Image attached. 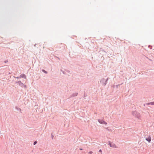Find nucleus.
Instances as JSON below:
<instances>
[{
  "label": "nucleus",
  "mask_w": 154,
  "mask_h": 154,
  "mask_svg": "<svg viewBox=\"0 0 154 154\" xmlns=\"http://www.w3.org/2000/svg\"><path fill=\"white\" fill-rule=\"evenodd\" d=\"M14 77L17 78V79H19L20 78V77H19H19Z\"/></svg>",
  "instance_id": "obj_21"
},
{
  "label": "nucleus",
  "mask_w": 154,
  "mask_h": 154,
  "mask_svg": "<svg viewBox=\"0 0 154 154\" xmlns=\"http://www.w3.org/2000/svg\"><path fill=\"white\" fill-rule=\"evenodd\" d=\"M152 46H151V45H149L148 46V47H149V48H150V49H152Z\"/></svg>",
  "instance_id": "obj_16"
},
{
  "label": "nucleus",
  "mask_w": 154,
  "mask_h": 154,
  "mask_svg": "<svg viewBox=\"0 0 154 154\" xmlns=\"http://www.w3.org/2000/svg\"><path fill=\"white\" fill-rule=\"evenodd\" d=\"M37 143V141H35L34 142H33V145H35Z\"/></svg>",
  "instance_id": "obj_15"
},
{
  "label": "nucleus",
  "mask_w": 154,
  "mask_h": 154,
  "mask_svg": "<svg viewBox=\"0 0 154 154\" xmlns=\"http://www.w3.org/2000/svg\"><path fill=\"white\" fill-rule=\"evenodd\" d=\"M119 85H116V88H118V87L119 86Z\"/></svg>",
  "instance_id": "obj_22"
},
{
  "label": "nucleus",
  "mask_w": 154,
  "mask_h": 154,
  "mask_svg": "<svg viewBox=\"0 0 154 154\" xmlns=\"http://www.w3.org/2000/svg\"><path fill=\"white\" fill-rule=\"evenodd\" d=\"M42 72H43L45 73V74H47L48 73V72L45 71V70L44 69H42Z\"/></svg>",
  "instance_id": "obj_12"
},
{
  "label": "nucleus",
  "mask_w": 154,
  "mask_h": 154,
  "mask_svg": "<svg viewBox=\"0 0 154 154\" xmlns=\"http://www.w3.org/2000/svg\"><path fill=\"white\" fill-rule=\"evenodd\" d=\"M132 114L134 116L137 118L139 119L140 118V114L137 111L135 110L132 111Z\"/></svg>",
  "instance_id": "obj_1"
},
{
  "label": "nucleus",
  "mask_w": 154,
  "mask_h": 154,
  "mask_svg": "<svg viewBox=\"0 0 154 154\" xmlns=\"http://www.w3.org/2000/svg\"><path fill=\"white\" fill-rule=\"evenodd\" d=\"M154 105V102H151L147 103V105Z\"/></svg>",
  "instance_id": "obj_10"
},
{
  "label": "nucleus",
  "mask_w": 154,
  "mask_h": 154,
  "mask_svg": "<svg viewBox=\"0 0 154 154\" xmlns=\"http://www.w3.org/2000/svg\"><path fill=\"white\" fill-rule=\"evenodd\" d=\"M100 51H102L104 52H105V53H106V51H105L102 48H100Z\"/></svg>",
  "instance_id": "obj_14"
},
{
  "label": "nucleus",
  "mask_w": 154,
  "mask_h": 154,
  "mask_svg": "<svg viewBox=\"0 0 154 154\" xmlns=\"http://www.w3.org/2000/svg\"><path fill=\"white\" fill-rule=\"evenodd\" d=\"M36 45V44H35L34 45V46H35V45Z\"/></svg>",
  "instance_id": "obj_26"
},
{
  "label": "nucleus",
  "mask_w": 154,
  "mask_h": 154,
  "mask_svg": "<svg viewBox=\"0 0 154 154\" xmlns=\"http://www.w3.org/2000/svg\"><path fill=\"white\" fill-rule=\"evenodd\" d=\"M79 149L81 150H83V149L82 148H80Z\"/></svg>",
  "instance_id": "obj_24"
},
{
  "label": "nucleus",
  "mask_w": 154,
  "mask_h": 154,
  "mask_svg": "<svg viewBox=\"0 0 154 154\" xmlns=\"http://www.w3.org/2000/svg\"><path fill=\"white\" fill-rule=\"evenodd\" d=\"M16 83L18 84L19 85L21 86V87H22L23 85V83H22L20 81H19L18 82H16Z\"/></svg>",
  "instance_id": "obj_4"
},
{
  "label": "nucleus",
  "mask_w": 154,
  "mask_h": 154,
  "mask_svg": "<svg viewBox=\"0 0 154 154\" xmlns=\"http://www.w3.org/2000/svg\"><path fill=\"white\" fill-rule=\"evenodd\" d=\"M57 58L58 59H59V60H60V58L59 57H57Z\"/></svg>",
  "instance_id": "obj_25"
},
{
  "label": "nucleus",
  "mask_w": 154,
  "mask_h": 154,
  "mask_svg": "<svg viewBox=\"0 0 154 154\" xmlns=\"http://www.w3.org/2000/svg\"><path fill=\"white\" fill-rule=\"evenodd\" d=\"M105 81V79L104 78H103L101 79L100 81V82L101 83L102 85H103Z\"/></svg>",
  "instance_id": "obj_6"
},
{
  "label": "nucleus",
  "mask_w": 154,
  "mask_h": 154,
  "mask_svg": "<svg viewBox=\"0 0 154 154\" xmlns=\"http://www.w3.org/2000/svg\"><path fill=\"white\" fill-rule=\"evenodd\" d=\"M109 79V78L108 77V78H107V79L106 80L105 79V82L103 84L104 86H105L106 85V84L107 83V81Z\"/></svg>",
  "instance_id": "obj_9"
},
{
  "label": "nucleus",
  "mask_w": 154,
  "mask_h": 154,
  "mask_svg": "<svg viewBox=\"0 0 154 154\" xmlns=\"http://www.w3.org/2000/svg\"><path fill=\"white\" fill-rule=\"evenodd\" d=\"M98 122L100 124H107V123L102 119H99L98 120Z\"/></svg>",
  "instance_id": "obj_3"
},
{
  "label": "nucleus",
  "mask_w": 154,
  "mask_h": 154,
  "mask_svg": "<svg viewBox=\"0 0 154 154\" xmlns=\"http://www.w3.org/2000/svg\"><path fill=\"white\" fill-rule=\"evenodd\" d=\"M23 86L24 87H25L26 88V85H24V84H23Z\"/></svg>",
  "instance_id": "obj_20"
},
{
  "label": "nucleus",
  "mask_w": 154,
  "mask_h": 154,
  "mask_svg": "<svg viewBox=\"0 0 154 154\" xmlns=\"http://www.w3.org/2000/svg\"><path fill=\"white\" fill-rule=\"evenodd\" d=\"M61 71L62 72L63 74H65V72L64 71H63L62 69L61 70Z\"/></svg>",
  "instance_id": "obj_19"
},
{
  "label": "nucleus",
  "mask_w": 154,
  "mask_h": 154,
  "mask_svg": "<svg viewBox=\"0 0 154 154\" xmlns=\"http://www.w3.org/2000/svg\"><path fill=\"white\" fill-rule=\"evenodd\" d=\"M109 144H108L109 145L110 147H112L113 148H116V145L114 143H113L109 141L108 142Z\"/></svg>",
  "instance_id": "obj_2"
},
{
  "label": "nucleus",
  "mask_w": 154,
  "mask_h": 154,
  "mask_svg": "<svg viewBox=\"0 0 154 154\" xmlns=\"http://www.w3.org/2000/svg\"><path fill=\"white\" fill-rule=\"evenodd\" d=\"M102 152V150L101 149H100V150H99V152Z\"/></svg>",
  "instance_id": "obj_23"
},
{
  "label": "nucleus",
  "mask_w": 154,
  "mask_h": 154,
  "mask_svg": "<svg viewBox=\"0 0 154 154\" xmlns=\"http://www.w3.org/2000/svg\"><path fill=\"white\" fill-rule=\"evenodd\" d=\"M8 62V60H5V61H4V63H7Z\"/></svg>",
  "instance_id": "obj_18"
},
{
  "label": "nucleus",
  "mask_w": 154,
  "mask_h": 154,
  "mask_svg": "<svg viewBox=\"0 0 154 154\" xmlns=\"http://www.w3.org/2000/svg\"><path fill=\"white\" fill-rule=\"evenodd\" d=\"M78 94V93H74L71 95V97H73L76 96Z\"/></svg>",
  "instance_id": "obj_8"
},
{
  "label": "nucleus",
  "mask_w": 154,
  "mask_h": 154,
  "mask_svg": "<svg viewBox=\"0 0 154 154\" xmlns=\"http://www.w3.org/2000/svg\"><path fill=\"white\" fill-rule=\"evenodd\" d=\"M146 140L149 142H150L151 141V137L149 136L148 137H147L146 138Z\"/></svg>",
  "instance_id": "obj_7"
},
{
  "label": "nucleus",
  "mask_w": 154,
  "mask_h": 154,
  "mask_svg": "<svg viewBox=\"0 0 154 154\" xmlns=\"http://www.w3.org/2000/svg\"><path fill=\"white\" fill-rule=\"evenodd\" d=\"M15 109L19 111H21V109L20 108L18 107L17 106H16L15 107Z\"/></svg>",
  "instance_id": "obj_11"
},
{
  "label": "nucleus",
  "mask_w": 154,
  "mask_h": 154,
  "mask_svg": "<svg viewBox=\"0 0 154 154\" xmlns=\"http://www.w3.org/2000/svg\"><path fill=\"white\" fill-rule=\"evenodd\" d=\"M19 77L26 79V76L23 73L20 75Z\"/></svg>",
  "instance_id": "obj_5"
},
{
  "label": "nucleus",
  "mask_w": 154,
  "mask_h": 154,
  "mask_svg": "<svg viewBox=\"0 0 154 154\" xmlns=\"http://www.w3.org/2000/svg\"><path fill=\"white\" fill-rule=\"evenodd\" d=\"M51 138L52 139H53V137H54V134L53 135V132L51 133Z\"/></svg>",
  "instance_id": "obj_13"
},
{
  "label": "nucleus",
  "mask_w": 154,
  "mask_h": 154,
  "mask_svg": "<svg viewBox=\"0 0 154 154\" xmlns=\"http://www.w3.org/2000/svg\"><path fill=\"white\" fill-rule=\"evenodd\" d=\"M93 152L91 151H90L89 152V154H91Z\"/></svg>",
  "instance_id": "obj_17"
}]
</instances>
